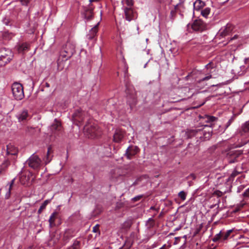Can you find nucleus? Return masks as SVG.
<instances>
[{"instance_id": "58", "label": "nucleus", "mask_w": 249, "mask_h": 249, "mask_svg": "<svg viewBox=\"0 0 249 249\" xmlns=\"http://www.w3.org/2000/svg\"><path fill=\"white\" fill-rule=\"evenodd\" d=\"M190 177L193 179H196V176L195 174H192L190 175Z\"/></svg>"}, {"instance_id": "32", "label": "nucleus", "mask_w": 249, "mask_h": 249, "mask_svg": "<svg viewBox=\"0 0 249 249\" xmlns=\"http://www.w3.org/2000/svg\"><path fill=\"white\" fill-rule=\"evenodd\" d=\"M239 174H240V172H238V171H237L236 170H234L231 174L230 176L229 177V178H228V181H233L234 180V178L235 177H236L237 176H238Z\"/></svg>"}, {"instance_id": "20", "label": "nucleus", "mask_w": 249, "mask_h": 249, "mask_svg": "<svg viewBox=\"0 0 249 249\" xmlns=\"http://www.w3.org/2000/svg\"><path fill=\"white\" fill-rule=\"evenodd\" d=\"M230 154V156L234 158V160H231L230 162H235L237 161V158H238L241 154L242 152L240 151H231L229 153Z\"/></svg>"}, {"instance_id": "16", "label": "nucleus", "mask_w": 249, "mask_h": 249, "mask_svg": "<svg viewBox=\"0 0 249 249\" xmlns=\"http://www.w3.org/2000/svg\"><path fill=\"white\" fill-rule=\"evenodd\" d=\"M124 14L125 19L127 20L130 21L133 19L134 16V13L132 8H125L124 9Z\"/></svg>"}, {"instance_id": "6", "label": "nucleus", "mask_w": 249, "mask_h": 249, "mask_svg": "<svg viewBox=\"0 0 249 249\" xmlns=\"http://www.w3.org/2000/svg\"><path fill=\"white\" fill-rule=\"evenodd\" d=\"M194 31L202 32L206 29V24L200 19H196L191 24Z\"/></svg>"}, {"instance_id": "13", "label": "nucleus", "mask_w": 249, "mask_h": 249, "mask_svg": "<svg viewBox=\"0 0 249 249\" xmlns=\"http://www.w3.org/2000/svg\"><path fill=\"white\" fill-rule=\"evenodd\" d=\"M28 112L26 109L23 110L18 112L17 115V117L19 122H24L27 120L28 118Z\"/></svg>"}, {"instance_id": "44", "label": "nucleus", "mask_w": 249, "mask_h": 249, "mask_svg": "<svg viewBox=\"0 0 249 249\" xmlns=\"http://www.w3.org/2000/svg\"><path fill=\"white\" fill-rule=\"evenodd\" d=\"M131 222L130 221H126L124 224V227L125 229H129L131 226Z\"/></svg>"}, {"instance_id": "62", "label": "nucleus", "mask_w": 249, "mask_h": 249, "mask_svg": "<svg viewBox=\"0 0 249 249\" xmlns=\"http://www.w3.org/2000/svg\"><path fill=\"white\" fill-rule=\"evenodd\" d=\"M162 216V213H161L159 214V218H160V217H161Z\"/></svg>"}, {"instance_id": "1", "label": "nucleus", "mask_w": 249, "mask_h": 249, "mask_svg": "<svg viewBox=\"0 0 249 249\" xmlns=\"http://www.w3.org/2000/svg\"><path fill=\"white\" fill-rule=\"evenodd\" d=\"M204 119L205 122L210 123V125L206 124L201 128H196L195 129H188L186 132L188 138H191L195 136L202 141H206L211 138L213 132L211 128L213 125L212 123L215 122L217 118L213 116L206 115Z\"/></svg>"}, {"instance_id": "17", "label": "nucleus", "mask_w": 249, "mask_h": 249, "mask_svg": "<svg viewBox=\"0 0 249 249\" xmlns=\"http://www.w3.org/2000/svg\"><path fill=\"white\" fill-rule=\"evenodd\" d=\"M58 215V213L56 212H54L52 213L51 216H50L49 219V226L51 228L54 226L55 225V220L57 218Z\"/></svg>"}, {"instance_id": "56", "label": "nucleus", "mask_w": 249, "mask_h": 249, "mask_svg": "<svg viewBox=\"0 0 249 249\" xmlns=\"http://www.w3.org/2000/svg\"><path fill=\"white\" fill-rule=\"evenodd\" d=\"M181 97L180 96H179V97L178 98H173V99H176L175 100H173V101H171V102H178V101H179L180 100H181V98H180Z\"/></svg>"}, {"instance_id": "48", "label": "nucleus", "mask_w": 249, "mask_h": 249, "mask_svg": "<svg viewBox=\"0 0 249 249\" xmlns=\"http://www.w3.org/2000/svg\"><path fill=\"white\" fill-rule=\"evenodd\" d=\"M31 0H20V2L23 5H27Z\"/></svg>"}, {"instance_id": "52", "label": "nucleus", "mask_w": 249, "mask_h": 249, "mask_svg": "<svg viewBox=\"0 0 249 249\" xmlns=\"http://www.w3.org/2000/svg\"><path fill=\"white\" fill-rule=\"evenodd\" d=\"M124 204L122 202L117 203L116 205V209H119L123 207Z\"/></svg>"}, {"instance_id": "41", "label": "nucleus", "mask_w": 249, "mask_h": 249, "mask_svg": "<svg viewBox=\"0 0 249 249\" xmlns=\"http://www.w3.org/2000/svg\"><path fill=\"white\" fill-rule=\"evenodd\" d=\"M99 226L100 225L99 224H96L95 226H94V233H96L95 236H97L98 235H100V231H99Z\"/></svg>"}, {"instance_id": "59", "label": "nucleus", "mask_w": 249, "mask_h": 249, "mask_svg": "<svg viewBox=\"0 0 249 249\" xmlns=\"http://www.w3.org/2000/svg\"><path fill=\"white\" fill-rule=\"evenodd\" d=\"M34 129V128H32V127H27L26 128V132H29V131H30V129Z\"/></svg>"}, {"instance_id": "43", "label": "nucleus", "mask_w": 249, "mask_h": 249, "mask_svg": "<svg viewBox=\"0 0 249 249\" xmlns=\"http://www.w3.org/2000/svg\"><path fill=\"white\" fill-rule=\"evenodd\" d=\"M143 196V195H139V196H136L133 197V198H132V201L133 202H137V201L140 200L142 198Z\"/></svg>"}, {"instance_id": "12", "label": "nucleus", "mask_w": 249, "mask_h": 249, "mask_svg": "<svg viewBox=\"0 0 249 249\" xmlns=\"http://www.w3.org/2000/svg\"><path fill=\"white\" fill-rule=\"evenodd\" d=\"M51 131L54 134H58V132L61 130V125L60 123L55 119L54 123L50 127Z\"/></svg>"}, {"instance_id": "40", "label": "nucleus", "mask_w": 249, "mask_h": 249, "mask_svg": "<svg viewBox=\"0 0 249 249\" xmlns=\"http://www.w3.org/2000/svg\"><path fill=\"white\" fill-rule=\"evenodd\" d=\"M11 19L9 18H7V17H5L2 19V22H3V24H4L5 25H7V26L11 25Z\"/></svg>"}, {"instance_id": "55", "label": "nucleus", "mask_w": 249, "mask_h": 249, "mask_svg": "<svg viewBox=\"0 0 249 249\" xmlns=\"http://www.w3.org/2000/svg\"><path fill=\"white\" fill-rule=\"evenodd\" d=\"M16 178H14L10 182L8 183V185L14 186Z\"/></svg>"}, {"instance_id": "25", "label": "nucleus", "mask_w": 249, "mask_h": 249, "mask_svg": "<svg viewBox=\"0 0 249 249\" xmlns=\"http://www.w3.org/2000/svg\"><path fill=\"white\" fill-rule=\"evenodd\" d=\"M204 6V3L200 0H196L194 3L195 9L198 10Z\"/></svg>"}, {"instance_id": "11", "label": "nucleus", "mask_w": 249, "mask_h": 249, "mask_svg": "<svg viewBox=\"0 0 249 249\" xmlns=\"http://www.w3.org/2000/svg\"><path fill=\"white\" fill-rule=\"evenodd\" d=\"M72 117L74 121L80 123L83 120V112L80 109L76 110L73 113Z\"/></svg>"}, {"instance_id": "3", "label": "nucleus", "mask_w": 249, "mask_h": 249, "mask_svg": "<svg viewBox=\"0 0 249 249\" xmlns=\"http://www.w3.org/2000/svg\"><path fill=\"white\" fill-rule=\"evenodd\" d=\"M13 54L9 49L2 48L0 50V67H3L12 59Z\"/></svg>"}, {"instance_id": "34", "label": "nucleus", "mask_w": 249, "mask_h": 249, "mask_svg": "<svg viewBox=\"0 0 249 249\" xmlns=\"http://www.w3.org/2000/svg\"><path fill=\"white\" fill-rule=\"evenodd\" d=\"M99 20L98 21V23L96 25L94 26V35L96 34V33L98 31V27L99 24L100 22L101 21L102 18H101V15H102V11L100 10L99 12Z\"/></svg>"}, {"instance_id": "36", "label": "nucleus", "mask_w": 249, "mask_h": 249, "mask_svg": "<svg viewBox=\"0 0 249 249\" xmlns=\"http://www.w3.org/2000/svg\"><path fill=\"white\" fill-rule=\"evenodd\" d=\"M93 27H92V28L90 29V32H91V33H90V34H89V35H88L87 36V37L88 39H89V41L90 42H91V45H92V44H93V33H92V32H93Z\"/></svg>"}, {"instance_id": "22", "label": "nucleus", "mask_w": 249, "mask_h": 249, "mask_svg": "<svg viewBox=\"0 0 249 249\" xmlns=\"http://www.w3.org/2000/svg\"><path fill=\"white\" fill-rule=\"evenodd\" d=\"M71 231L70 230H67L63 236V240L65 242H68L70 238H71L73 235H71Z\"/></svg>"}, {"instance_id": "33", "label": "nucleus", "mask_w": 249, "mask_h": 249, "mask_svg": "<svg viewBox=\"0 0 249 249\" xmlns=\"http://www.w3.org/2000/svg\"><path fill=\"white\" fill-rule=\"evenodd\" d=\"M30 177L29 176H26L24 175L20 177V181L22 184H25L26 182L28 181Z\"/></svg>"}, {"instance_id": "15", "label": "nucleus", "mask_w": 249, "mask_h": 249, "mask_svg": "<svg viewBox=\"0 0 249 249\" xmlns=\"http://www.w3.org/2000/svg\"><path fill=\"white\" fill-rule=\"evenodd\" d=\"M70 44L67 43L66 45V50H64V52L65 53V54H63V52L61 53V55L63 56V57H68L69 58L71 57V56L75 52L74 47L73 46H71V48H70V49H67V47L70 46Z\"/></svg>"}, {"instance_id": "5", "label": "nucleus", "mask_w": 249, "mask_h": 249, "mask_svg": "<svg viewBox=\"0 0 249 249\" xmlns=\"http://www.w3.org/2000/svg\"><path fill=\"white\" fill-rule=\"evenodd\" d=\"M41 163V159L35 154H33L26 161V164L35 170H38L40 168Z\"/></svg>"}, {"instance_id": "42", "label": "nucleus", "mask_w": 249, "mask_h": 249, "mask_svg": "<svg viewBox=\"0 0 249 249\" xmlns=\"http://www.w3.org/2000/svg\"><path fill=\"white\" fill-rule=\"evenodd\" d=\"M178 196L182 200H184L186 199V194L184 191H181L178 193Z\"/></svg>"}, {"instance_id": "60", "label": "nucleus", "mask_w": 249, "mask_h": 249, "mask_svg": "<svg viewBox=\"0 0 249 249\" xmlns=\"http://www.w3.org/2000/svg\"><path fill=\"white\" fill-rule=\"evenodd\" d=\"M238 36L237 35H235L232 38H231V40H232L233 39L237 38Z\"/></svg>"}, {"instance_id": "54", "label": "nucleus", "mask_w": 249, "mask_h": 249, "mask_svg": "<svg viewBox=\"0 0 249 249\" xmlns=\"http://www.w3.org/2000/svg\"><path fill=\"white\" fill-rule=\"evenodd\" d=\"M94 0V3H96V4L97 5V7L99 8H101L102 7V5L100 3V0Z\"/></svg>"}, {"instance_id": "63", "label": "nucleus", "mask_w": 249, "mask_h": 249, "mask_svg": "<svg viewBox=\"0 0 249 249\" xmlns=\"http://www.w3.org/2000/svg\"><path fill=\"white\" fill-rule=\"evenodd\" d=\"M46 86L47 87H49V84L48 83H46Z\"/></svg>"}, {"instance_id": "51", "label": "nucleus", "mask_w": 249, "mask_h": 249, "mask_svg": "<svg viewBox=\"0 0 249 249\" xmlns=\"http://www.w3.org/2000/svg\"><path fill=\"white\" fill-rule=\"evenodd\" d=\"M243 196L244 197H249V188L246 190L244 192Z\"/></svg>"}, {"instance_id": "37", "label": "nucleus", "mask_w": 249, "mask_h": 249, "mask_svg": "<svg viewBox=\"0 0 249 249\" xmlns=\"http://www.w3.org/2000/svg\"><path fill=\"white\" fill-rule=\"evenodd\" d=\"M242 129L244 132L249 131V122H246L242 126Z\"/></svg>"}, {"instance_id": "35", "label": "nucleus", "mask_w": 249, "mask_h": 249, "mask_svg": "<svg viewBox=\"0 0 249 249\" xmlns=\"http://www.w3.org/2000/svg\"><path fill=\"white\" fill-rule=\"evenodd\" d=\"M102 211V206L101 205H97L94 209V215L100 213Z\"/></svg>"}, {"instance_id": "57", "label": "nucleus", "mask_w": 249, "mask_h": 249, "mask_svg": "<svg viewBox=\"0 0 249 249\" xmlns=\"http://www.w3.org/2000/svg\"><path fill=\"white\" fill-rule=\"evenodd\" d=\"M150 210H154L156 211L157 213H158L159 210V208H156L155 207L152 206L150 207Z\"/></svg>"}, {"instance_id": "21", "label": "nucleus", "mask_w": 249, "mask_h": 249, "mask_svg": "<svg viewBox=\"0 0 249 249\" xmlns=\"http://www.w3.org/2000/svg\"><path fill=\"white\" fill-rule=\"evenodd\" d=\"M232 27L228 24L227 25L226 28L220 32V35L222 36H225L229 34L232 30Z\"/></svg>"}, {"instance_id": "9", "label": "nucleus", "mask_w": 249, "mask_h": 249, "mask_svg": "<svg viewBox=\"0 0 249 249\" xmlns=\"http://www.w3.org/2000/svg\"><path fill=\"white\" fill-rule=\"evenodd\" d=\"M18 153V149L15 146L11 144L7 145V155L8 156V158H9V159H11V156L15 157L17 156ZM13 160H15V157H14Z\"/></svg>"}, {"instance_id": "53", "label": "nucleus", "mask_w": 249, "mask_h": 249, "mask_svg": "<svg viewBox=\"0 0 249 249\" xmlns=\"http://www.w3.org/2000/svg\"><path fill=\"white\" fill-rule=\"evenodd\" d=\"M214 194L220 197L223 195V193L220 191H216L214 192Z\"/></svg>"}, {"instance_id": "39", "label": "nucleus", "mask_w": 249, "mask_h": 249, "mask_svg": "<svg viewBox=\"0 0 249 249\" xmlns=\"http://www.w3.org/2000/svg\"><path fill=\"white\" fill-rule=\"evenodd\" d=\"M210 10L209 8H206L201 11V15L204 17L206 18L208 15L210 14Z\"/></svg>"}, {"instance_id": "47", "label": "nucleus", "mask_w": 249, "mask_h": 249, "mask_svg": "<svg viewBox=\"0 0 249 249\" xmlns=\"http://www.w3.org/2000/svg\"><path fill=\"white\" fill-rule=\"evenodd\" d=\"M202 228V226L201 225L200 226H199V227L198 228H197L196 230L195 233H194V236L196 235L197 234H198L199 233V232L201 230Z\"/></svg>"}, {"instance_id": "64", "label": "nucleus", "mask_w": 249, "mask_h": 249, "mask_svg": "<svg viewBox=\"0 0 249 249\" xmlns=\"http://www.w3.org/2000/svg\"><path fill=\"white\" fill-rule=\"evenodd\" d=\"M187 89H187V88H184V89H183V90H185V91L187 90Z\"/></svg>"}, {"instance_id": "31", "label": "nucleus", "mask_w": 249, "mask_h": 249, "mask_svg": "<svg viewBox=\"0 0 249 249\" xmlns=\"http://www.w3.org/2000/svg\"><path fill=\"white\" fill-rule=\"evenodd\" d=\"M80 241L75 240L72 245L69 248V249H80Z\"/></svg>"}, {"instance_id": "50", "label": "nucleus", "mask_w": 249, "mask_h": 249, "mask_svg": "<svg viewBox=\"0 0 249 249\" xmlns=\"http://www.w3.org/2000/svg\"><path fill=\"white\" fill-rule=\"evenodd\" d=\"M148 222L150 223L151 226H153L155 224V220L153 219V218H149Z\"/></svg>"}, {"instance_id": "8", "label": "nucleus", "mask_w": 249, "mask_h": 249, "mask_svg": "<svg viewBox=\"0 0 249 249\" xmlns=\"http://www.w3.org/2000/svg\"><path fill=\"white\" fill-rule=\"evenodd\" d=\"M139 151V148L136 146L131 145L129 146L125 152V156L128 159H131L133 157L137 154Z\"/></svg>"}, {"instance_id": "26", "label": "nucleus", "mask_w": 249, "mask_h": 249, "mask_svg": "<svg viewBox=\"0 0 249 249\" xmlns=\"http://www.w3.org/2000/svg\"><path fill=\"white\" fill-rule=\"evenodd\" d=\"M84 129L85 133V134L89 138H92L93 136L92 129H89V126L88 125L85 126Z\"/></svg>"}, {"instance_id": "2", "label": "nucleus", "mask_w": 249, "mask_h": 249, "mask_svg": "<svg viewBox=\"0 0 249 249\" xmlns=\"http://www.w3.org/2000/svg\"><path fill=\"white\" fill-rule=\"evenodd\" d=\"M127 103L132 109L137 104L136 92L134 87L129 83L125 84Z\"/></svg>"}, {"instance_id": "27", "label": "nucleus", "mask_w": 249, "mask_h": 249, "mask_svg": "<svg viewBox=\"0 0 249 249\" xmlns=\"http://www.w3.org/2000/svg\"><path fill=\"white\" fill-rule=\"evenodd\" d=\"M13 36L14 35L8 31H5L2 33V37L5 40H10Z\"/></svg>"}, {"instance_id": "4", "label": "nucleus", "mask_w": 249, "mask_h": 249, "mask_svg": "<svg viewBox=\"0 0 249 249\" xmlns=\"http://www.w3.org/2000/svg\"><path fill=\"white\" fill-rule=\"evenodd\" d=\"M12 91L13 96L17 100H21L24 97L23 88L19 83H14L12 85Z\"/></svg>"}, {"instance_id": "61", "label": "nucleus", "mask_w": 249, "mask_h": 249, "mask_svg": "<svg viewBox=\"0 0 249 249\" xmlns=\"http://www.w3.org/2000/svg\"><path fill=\"white\" fill-rule=\"evenodd\" d=\"M159 249H167L166 248V245L165 244L163 246H162L161 248H160Z\"/></svg>"}, {"instance_id": "10", "label": "nucleus", "mask_w": 249, "mask_h": 249, "mask_svg": "<svg viewBox=\"0 0 249 249\" xmlns=\"http://www.w3.org/2000/svg\"><path fill=\"white\" fill-rule=\"evenodd\" d=\"M124 132L122 130H116L113 135V141L115 142H120L124 138Z\"/></svg>"}, {"instance_id": "7", "label": "nucleus", "mask_w": 249, "mask_h": 249, "mask_svg": "<svg viewBox=\"0 0 249 249\" xmlns=\"http://www.w3.org/2000/svg\"><path fill=\"white\" fill-rule=\"evenodd\" d=\"M124 174L123 171L120 169H116L113 170L111 175V179L114 182L123 180Z\"/></svg>"}, {"instance_id": "18", "label": "nucleus", "mask_w": 249, "mask_h": 249, "mask_svg": "<svg viewBox=\"0 0 249 249\" xmlns=\"http://www.w3.org/2000/svg\"><path fill=\"white\" fill-rule=\"evenodd\" d=\"M9 160V158L4 159L1 164L0 165V174H2L10 165V162Z\"/></svg>"}, {"instance_id": "28", "label": "nucleus", "mask_w": 249, "mask_h": 249, "mask_svg": "<svg viewBox=\"0 0 249 249\" xmlns=\"http://www.w3.org/2000/svg\"><path fill=\"white\" fill-rule=\"evenodd\" d=\"M49 201H50L49 200H46L41 204V205L40 206V208L38 209V212H37V213L39 214H40L42 213V211L46 208V207L49 203Z\"/></svg>"}, {"instance_id": "23", "label": "nucleus", "mask_w": 249, "mask_h": 249, "mask_svg": "<svg viewBox=\"0 0 249 249\" xmlns=\"http://www.w3.org/2000/svg\"><path fill=\"white\" fill-rule=\"evenodd\" d=\"M232 231L233 230H229L227 231L226 232L222 231V241L227 240Z\"/></svg>"}, {"instance_id": "14", "label": "nucleus", "mask_w": 249, "mask_h": 249, "mask_svg": "<svg viewBox=\"0 0 249 249\" xmlns=\"http://www.w3.org/2000/svg\"><path fill=\"white\" fill-rule=\"evenodd\" d=\"M83 15L87 21L90 20L93 16V9L91 7H87L84 10Z\"/></svg>"}, {"instance_id": "46", "label": "nucleus", "mask_w": 249, "mask_h": 249, "mask_svg": "<svg viewBox=\"0 0 249 249\" xmlns=\"http://www.w3.org/2000/svg\"><path fill=\"white\" fill-rule=\"evenodd\" d=\"M212 78V75L211 74H209L208 76L204 77L203 78L201 79V80H200L199 81H198V83H200L201 82H203V81H206V80H208L209 79H210V78Z\"/></svg>"}, {"instance_id": "49", "label": "nucleus", "mask_w": 249, "mask_h": 249, "mask_svg": "<svg viewBox=\"0 0 249 249\" xmlns=\"http://www.w3.org/2000/svg\"><path fill=\"white\" fill-rule=\"evenodd\" d=\"M126 3L128 6H132L133 5V0H125Z\"/></svg>"}, {"instance_id": "29", "label": "nucleus", "mask_w": 249, "mask_h": 249, "mask_svg": "<svg viewBox=\"0 0 249 249\" xmlns=\"http://www.w3.org/2000/svg\"><path fill=\"white\" fill-rule=\"evenodd\" d=\"M222 231H220L219 233L216 234L214 235V236L213 237L212 240L214 242H216L219 240L222 241Z\"/></svg>"}, {"instance_id": "24", "label": "nucleus", "mask_w": 249, "mask_h": 249, "mask_svg": "<svg viewBox=\"0 0 249 249\" xmlns=\"http://www.w3.org/2000/svg\"><path fill=\"white\" fill-rule=\"evenodd\" d=\"M51 150H52V148L50 146H49L48 148L47 155L43 159V160L44 161L46 164L49 163L52 160L51 158H50L49 156V153H50V152H51Z\"/></svg>"}, {"instance_id": "38", "label": "nucleus", "mask_w": 249, "mask_h": 249, "mask_svg": "<svg viewBox=\"0 0 249 249\" xmlns=\"http://www.w3.org/2000/svg\"><path fill=\"white\" fill-rule=\"evenodd\" d=\"M8 189L7 192L5 194V198L6 199H9L10 197L11 193V190L13 188V186H10V185H8Z\"/></svg>"}, {"instance_id": "45", "label": "nucleus", "mask_w": 249, "mask_h": 249, "mask_svg": "<svg viewBox=\"0 0 249 249\" xmlns=\"http://www.w3.org/2000/svg\"><path fill=\"white\" fill-rule=\"evenodd\" d=\"M205 67L207 70L212 69L214 68V64L213 62H210Z\"/></svg>"}, {"instance_id": "19", "label": "nucleus", "mask_w": 249, "mask_h": 249, "mask_svg": "<svg viewBox=\"0 0 249 249\" xmlns=\"http://www.w3.org/2000/svg\"><path fill=\"white\" fill-rule=\"evenodd\" d=\"M17 49L19 53H23L29 50V45L26 43H22L18 46Z\"/></svg>"}, {"instance_id": "30", "label": "nucleus", "mask_w": 249, "mask_h": 249, "mask_svg": "<svg viewBox=\"0 0 249 249\" xmlns=\"http://www.w3.org/2000/svg\"><path fill=\"white\" fill-rule=\"evenodd\" d=\"M94 138L96 137H98L101 136L102 133V130L100 128H99V127L96 128V126H95L94 125Z\"/></svg>"}]
</instances>
